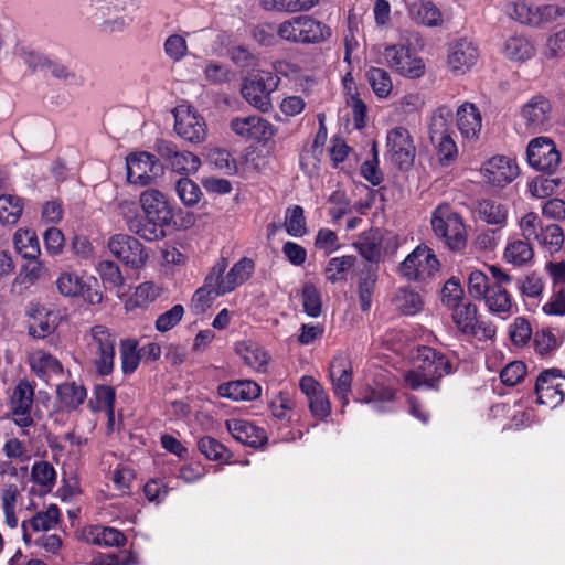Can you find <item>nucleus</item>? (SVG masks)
Listing matches in <instances>:
<instances>
[{"label":"nucleus","instance_id":"a19ab883","mask_svg":"<svg viewBox=\"0 0 565 565\" xmlns=\"http://www.w3.org/2000/svg\"><path fill=\"white\" fill-rule=\"evenodd\" d=\"M479 216L488 224L504 226L508 217V209L495 201L482 200L478 204Z\"/></svg>","mask_w":565,"mask_h":565},{"label":"nucleus","instance_id":"5fc2aeb1","mask_svg":"<svg viewBox=\"0 0 565 565\" xmlns=\"http://www.w3.org/2000/svg\"><path fill=\"white\" fill-rule=\"evenodd\" d=\"M159 296V288L152 282H143L136 288L135 294L128 300L130 308H145Z\"/></svg>","mask_w":565,"mask_h":565},{"label":"nucleus","instance_id":"603ef678","mask_svg":"<svg viewBox=\"0 0 565 565\" xmlns=\"http://www.w3.org/2000/svg\"><path fill=\"white\" fill-rule=\"evenodd\" d=\"M303 311L312 318H317L321 313L322 301L320 290L311 282H307L301 291Z\"/></svg>","mask_w":565,"mask_h":565},{"label":"nucleus","instance_id":"1a4fd4ad","mask_svg":"<svg viewBox=\"0 0 565 565\" xmlns=\"http://www.w3.org/2000/svg\"><path fill=\"white\" fill-rule=\"evenodd\" d=\"M92 340L88 343L96 373L100 376L109 375L114 370L116 337L104 326H94L90 329Z\"/></svg>","mask_w":565,"mask_h":565},{"label":"nucleus","instance_id":"09e8293b","mask_svg":"<svg viewBox=\"0 0 565 565\" xmlns=\"http://www.w3.org/2000/svg\"><path fill=\"white\" fill-rule=\"evenodd\" d=\"M137 345V341L132 339H125L120 342L121 370L125 374L134 373L139 365L141 355Z\"/></svg>","mask_w":565,"mask_h":565},{"label":"nucleus","instance_id":"052dcab7","mask_svg":"<svg viewBox=\"0 0 565 565\" xmlns=\"http://www.w3.org/2000/svg\"><path fill=\"white\" fill-rule=\"evenodd\" d=\"M34 388L26 381L21 380L15 386L12 395V408L25 409L31 408L33 404Z\"/></svg>","mask_w":565,"mask_h":565},{"label":"nucleus","instance_id":"6e6552de","mask_svg":"<svg viewBox=\"0 0 565 565\" xmlns=\"http://www.w3.org/2000/svg\"><path fill=\"white\" fill-rule=\"evenodd\" d=\"M279 82L276 74L260 71L244 81L241 93L249 105L267 111L271 107L270 94L277 89Z\"/></svg>","mask_w":565,"mask_h":565},{"label":"nucleus","instance_id":"a878e982","mask_svg":"<svg viewBox=\"0 0 565 565\" xmlns=\"http://www.w3.org/2000/svg\"><path fill=\"white\" fill-rule=\"evenodd\" d=\"M456 117L461 137L468 141H476L482 127V116L478 107L472 103H463L458 107Z\"/></svg>","mask_w":565,"mask_h":565},{"label":"nucleus","instance_id":"69168bd1","mask_svg":"<svg viewBox=\"0 0 565 565\" xmlns=\"http://www.w3.org/2000/svg\"><path fill=\"white\" fill-rule=\"evenodd\" d=\"M462 296L463 290L455 279L447 280L441 289V301L450 310L465 302L462 301Z\"/></svg>","mask_w":565,"mask_h":565},{"label":"nucleus","instance_id":"37998d69","mask_svg":"<svg viewBox=\"0 0 565 565\" xmlns=\"http://www.w3.org/2000/svg\"><path fill=\"white\" fill-rule=\"evenodd\" d=\"M284 226L287 234L292 237H302L307 234L305 212L300 205H292L286 210Z\"/></svg>","mask_w":565,"mask_h":565},{"label":"nucleus","instance_id":"a211bd4d","mask_svg":"<svg viewBox=\"0 0 565 565\" xmlns=\"http://www.w3.org/2000/svg\"><path fill=\"white\" fill-rule=\"evenodd\" d=\"M127 180L135 185H148L158 175L160 166L148 152L131 153L126 158Z\"/></svg>","mask_w":565,"mask_h":565},{"label":"nucleus","instance_id":"13d9d810","mask_svg":"<svg viewBox=\"0 0 565 565\" xmlns=\"http://www.w3.org/2000/svg\"><path fill=\"white\" fill-rule=\"evenodd\" d=\"M93 543L104 546H122L126 543V536L122 532L114 527H96Z\"/></svg>","mask_w":565,"mask_h":565},{"label":"nucleus","instance_id":"cd10ccee","mask_svg":"<svg viewBox=\"0 0 565 565\" xmlns=\"http://www.w3.org/2000/svg\"><path fill=\"white\" fill-rule=\"evenodd\" d=\"M140 204L146 215L161 222L173 221V211L166 196L158 190H147L140 196Z\"/></svg>","mask_w":565,"mask_h":565},{"label":"nucleus","instance_id":"8fccbe9b","mask_svg":"<svg viewBox=\"0 0 565 565\" xmlns=\"http://www.w3.org/2000/svg\"><path fill=\"white\" fill-rule=\"evenodd\" d=\"M58 292L65 297L85 296L86 284L75 274L63 273L56 280Z\"/></svg>","mask_w":565,"mask_h":565},{"label":"nucleus","instance_id":"f3484780","mask_svg":"<svg viewBox=\"0 0 565 565\" xmlns=\"http://www.w3.org/2000/svg\"><path fill=\"white\" fill-rule=\"evenodd\" d=\"M230 127L236 136L246 140L267 141L276 134L275 126L257 115L234 117Z\"/></svg>","mask_w":565,"mask_h":565},{"label":"nucleus","instance_id":"6ab92c4d","mask_svg":"<svg viewBox=\"0 0 565 565\" xmlns=\"http://www.w3.org/2000/svg\"><path fill=\"white\" fill-rule=\"evenodd\" d=\"M354 401L367 404L372 411L383 414L394 411L395 391L377 382L365 384L359 388Z\"/></svg>","mask_w":565,"mask_h":565},{"label":"nucleus","instance_id":"7ed1b4c3","mask_svg":"<svg viewBox=\"0 0 565 565\" xmlns=\"http://www.w3.org/2000/svg\"><path fill=\"white\" fill-rule=\"evenodd\" d=\"M331 35V29L311 15H296L277 25V36L296 44H319Z\"/></svg>","mask_w":565,"mask_h":565},{"label":"nucleus","instance_id":"f257e3e1","mask_svg":"<svg viewBox=\"0 0 565 565\" xmlns=\"http://www.w3.org/2000/svg\"><path fill=\"white\" fill-rule=\"evenodd\" d=\"M138 7L139 0H90L87 15L103 32L111 34L131 24Z\"/></svg>","mask_w":565,"mask_h":565},{"label":"nucleus","instance_id":"49530a36","mask_svg":"<svg viewBox=\"0 0 565 565\" xmlns=\"http://www.w3.org/2000/svg\"><path fill=\"white\" fill-rule=\"evenodd\" d=\"M376 280L377 275L374 268L369 267L362 270L359 278V299L363 311H367L371 307Z\"/></svg>","mask_w":565,"mask_h":565},{"label":"nucleus","instance_id":"7c9ffc66","mask_svg":"<svg viewBox=\"0 0 565 565\" xmlns=\"http://www.w3.org/2000/svg\"><path fill=\"white\" fill-rule=\"evenodd\" d=\"M534 250L530 242L521 238H509L503 252L505 263L522 267L531 263Z\"/></svg>","mask_w":565,"mask_h":565},{"label":"nucleus","instance_id":"79ce46f5","mask_svg":"<svg viewBox=\"0 0 565 565\" xmlns=\"http://www.w3.org/2000/svg\"><path fill=\"white\" fill-rule=\"evenodd\" d=\"M23 211L22 199L12 195L3 194L0 195V222L3 224L13 225L15 224Z\"/></svg>","mask_w":565,"mask_h":565},{"label":"nucleus","instance_id":"2f4dec72","mask_svg":"<svg viewBox=\"0 0 565 565\" xmlns=\"http://www.w3.org/2000/svg\"><path fill=\"white\" fill-rule=\"evenodd\" d=\"M502 53L513 62H524L535 54V46L525 36L513 35L504 41Z\"/></svg>","mask_w":565,"mask_h":565},{"label":"nucleus","instance_id":"412c9836","mask_svg":"<svg viewBox=\"0 0 565 565\" xmlns=\"http://www.w3.org/2000/svg\"><path fill=\"white\" fill-rule=\"evenodd\" d=\"M481 173L490 184L503 186L519 175V167L511 158L497 156L483 163Z\"/></svg>","mask_w":565,"mask_h":565},{"label":"nucleus","instance_id":"9d476101","mask_svg":"<svg viewBox=\"0 0 565 565\" xmlns=\"http://www.w3.org/2000/svg\"><path fill=\"white\" fill-rule=\"evenodd\" d=\"M439 269V260L433 249L417 246L399 265V274L411 281H424Z\"/></svg>","mask_w":565,"mask_h":565},{"label":"nucleus","instance_id":"680f3d73","mask_svg":"<svg viewBox=\"0 0 565 565\" xmlns=\"http://www.w3.org/2000/svg\"><path fill=\"white\" fill-rule=\"evenodd\" d=\"M97 271L103 282L111 287H120L124 284V277L119 266L113 260H100L97 265Z\"/></svg>","mask_w":565,"mask_h":565},{"label":"nucleus","instance_id":"e2e57ef3","mask_svg":"<svg viewBox=\"0 0 565 565\" xmlns=\"http://www.w3.org/2000/svg\"><path fill=\"white\" fill-rule=\"evenodd\" d=\"M489 277L481 270H472L468 276V291L476 299H482L490 290Z\"/></svg>","mask_w":565,"mask_h":565},{"label":"nucleus","instance_id":"bf43d9fd","mask_svg":"<svg viewBox=\"0 0 565 565\" xmlns=\"http://www.w3.org/2000/svg\"><path fill=\"white\" fill-rule=\"evenodd\" d=\"M210 163L218 171L232 175L236 173V161L232 158L231 153L224 149H214L209 154Z\"/></svg>","mask_w":565,"mask_h":565},{"label":"nucleus","instance_id":"2eb2a0df","mask_svg":"<svg viewBox=\"0 0 565 565\" xmlns=\"http://www.w3.org/2000/svg\"><path fill=\"white\" fill-rule=\"evenodd\" d=\"M559 370L552 369L543 371L535 382V394L537 403L553 409L561 405L565 397L564 382Z\"/></svg>","mask_w":565,"mask_h":565},{"label":"nucleus","instance_id":"ddd939ff","mask_svg":"<svg viewBox=\"0 0 565 565\" xmlns=\"http://www.w3.org/2000/svg\"><path fill=\"white\" fill-rule=\"evenodd\" d=\"M510 14L522 24L541 26L564 18L565 7L523 1L514 3Z\"/></svg>","mask_w":565,"mask_h":565},{"label":"nucleus","instance_id":"473e14b6","mask_svg":"<svg viewBox=\"0 0 565 565\" xmlns=\"http://www.w3.org/2000/svg\"><path fill=\"white\" fill-rule=\"evenodd\" d=\"M482 299L488 310L493 315L507 318L513 312L514 303L505 288L491 287Z\"/></svg>","mask_w":565,"mask_h":565},{"label":"nucleus","instance_id":"338daca9","mask_svg":"<svg viewBox=\"0 0 565 565\" xmlns=\"http://www.w3.org/2000/svg\"><path fill=\"white\" fill-rule=\"evenodd\" d=\"M315 247L330 255L340 248L338 235L330 228H320L315 238Z\"/></svg>","mask_w":565,"mask_h":565},{"label":"nucleus","instance_id":"b1692460","mask_svg":"<svg viewBox=\"0 0 565 565\" xmlns=\"http://www.w3.org/2000/svg\"><path fill=\"white\" fill-rule=\"evenodd\" d=\"M330 379L335 396L341 399L343 407L348 406L352 386V367L347 356L339 355L332 360L330 364Z\"/></svg>","mask_w":565,"mask_h":565},{"label":"nucleus","instance_id":"6e6d98bb","mask_svg":"<svg viewBox=\"0 0 565 565\" xmlns=\"http://www.w3.org/2000/svg\"><path fill=\"white\" fill-rule=\"evenodd\" d=\"M31 369L36 375L44 376L49 372H62V364L53 355L45 352H38L31 361Z\"/></svg>","mask_w":565,"mask_h":565},{"label":"nucleus","instance_id":"c756f323","mask_svg":"<svg viewBox=\"0 0 565 565\" xmlns=\"http://www.w3.org/2000/svg\"><path fill=\"white\" fill-rule=\"evenodd\" d=\"M409 18L417 24L437 28L444 23L440 9L430 0L415 2L407 7Z\"/></svg>","mask_w":565,"mask_h":565},{"label":"nucleus","instance_id":"aec40b11","mask_svg":"<svg viewBox=\"0 0 565 565\" xmlns=\"http://www.w3.org/2000/svg\"><path fill=\"white\" fill-rule=\"evenodd\" d=\"M130 232L136 233L147 241H154L174 234L177 223L174 221L161 222L157 217L136 216L127 220Z\"/></svg>","mask_w":565,"mask_h":565},{"label":"nucleus","instance_id":"9b49d317","mask_svg":"<svg viewBox=\"0 0 565 565\" xmlns=\"http://www.w3.org/2000/svg\"><path fill=\"white\" fill-rule=\"evenodd\" d=\"M526 160L534 170L553 174L561 164V152L551 138L536 137L527 145Z\"/></svg>","mask_w":565,"mask_h":565},{"label":"nucleus","instance_id":"a18cd8bd","mask_svg":"<svg viewBox=\"0 0 565 565\" xmlns=\"http://www.w3.org/2000/svg\"><path fill=\"white\" fill-rule=\"evenodd\" d=\"M535 241L548 253L558 252L564 243L563 230L556 224L542 226Z\"/></svg>","mask_w":565,"mask_h":565},{"label":"nucleus","instance_id":"ea45409f","mask_svg":"<svg viewBox=\"0 0 565 565\" xmlns=\"http://www.w3.org/2000/svg\"><path fill=\"white\" fill-rule=\"evenodd\" d=\"M56 477V470L49 461H35L31 468V480L42 487L45 493L53 490Z\"/></svg>","mask_w":565,"mask_h":565},{"label":"nucleus","instance_id":"774afa93","mask_svg":"<svg viewBox=\"0 0 565 565\" xmlns=\"http://www.w3.org/2000/svg\"><path fill=\"white\" fill-rule=\"evenodd\" d=\"M509 333L512 342L521 347L530 341L532 337V328L525 318L518 317L510 326Z\"/></svg>","mask_w":565,"mask_h":565},{"label":"nucleus","instance_id":"864d4df0","mask_svg":"<svg viewBox=\"0 0 565 565\" xmlns=\"http://www.w3.org/2000/svg\"><path fill=\"white\" fill-rule=\"evenodd\" d=\"M295 401L287 391L279 392L270 402L271 414L277 419H290L295 408Z\"/></svg>","mask_w":565,"mask_h":565},{"label":"nucleus","instance_id":"72a5a7b5","mask_svg":"<svg viewBox=\"0 0 565 565\" xmlns=\"http://www.w3.org/2000/svg\"><path fill=\"white\" fill-rule=\"evenodd\" d=\"M393 306L403 315L414 316L422 311L424 300L418 292L409 288H399L394 294Z\"/></svg>","mask_w":565,"mask_h":565},{"label":"nucleus","instance_id":"423d86ee","mask_svg":"<svg viewBox=\"0 0 565 565\" xmlns=\"http://www.w3.org/2000/svg\"><path fill=\"white\" fill-rule=\"evenodd\" d=\"M227 260L218 259L210 271V281L216 287L218 294H228L246 282L255 270V262L252 258L243 257L236 262L225 274Z\"/></svg>","mask_w":565,"mask_h":565},{"label":"nucleus","instance_id":"0e129e2a","mask_svg":"<svg viewBox=\"0 0 565 565\" xmlns=\"http://www.w3.org/2000/svg\"><path fill=\"white\" fill-rule=\"evenodd\" d=\"M518 226L523 239L530 242L539 235L542 222L536 213L529 212L519 220Z\"/></svg>","mask_w":565,"mask_h":565},{"label":"nucleus","instance_id":"c85d7f7f","mask_svg":"<svg viewBox=\"0 0 565 565\" xmlns=\"http://www.w3.org/2000/svg\"><path fill=\"white\" fill-rule=\"evenodd\" d=\"M217 392L233 401H253L260 395L262 388L255 381L237 380L221 384Z\"/></svg>","mask_w":565,"mask_h":565},{"label":"nucleus","instance_id":"f03ea898","mask_svg":"<svg viewBox=\"0 0 565 565\" xmlns=\"http://www.w3.org/2000/svg\"><path fill=\"white\" fill-rule=\"evenodd\" d=\"M417 363L418 371L412 370L404 375L406 385L413 390L423 386L434 388L436 381L452 372L450 361L441 352L429 347L418 348Z\"/></svg>","mask_w":565,"mask_h":565},{"label":"nucleus","instance_id":"4468645a","mask_svg":"<svg viewBox=\"0 0 565 565\" xmlns=\"http://www.w3.org/2000/svg\"><path fill=\"white\" fill-rule=\"evenodd\" d=\"M110 253L126 266L139 269L147 260L148 254L143 245L136 238L126 234H115L108 239Z\"/></svg>","mask_w":565,"mask_h":565},{"label":"nucleus","instance_id":"e433bc0d","mask_svg":"<svg viewBox=\"0 0 565 565\" xmlns=\"http://www.w3.org/2000/svg\"><path fill=\"white\" fill-rule=\"evenodd\" d=\"M17 252L26 259L34 260L40 255V244L36 234L30 230H18L13 236Z\"/></svg>","mask_w":565,"mask_h":565},{"label":"nucleus","instance_id":"4c0bfd02","mask_svg":"<svg viewBox=\"0 0 565 565\" xmlns=\"http://www.w3.org/2000/svg\"><path fill=\"white\" fill-rule=\"evenodd\" d=\"M56 392L61 404L67 409H76L87 396L85 387L74 382L60 384Z\"/></svg>","mask_w":565,"mask_h":565},{"label":"nucleus","instance_id":"58836bf2","mask_svg":"<svg viewBox=\"0 0 565 565\" xmlns=\"http://www.w3.org/2000/svg\"><path fill=\"white\" fill-rule=\"evenodd\" d=\"M354 256H340L330 258L324 267L327 281L331 284L344 281L350 269L354 266Z\"/></svg>","mask_w":565,"mask_h":565},{"label":"nucleus","instance_id":"39448f33","mask_svg":"<svg viewBox=\"0 0 565 565\" xmlns=\"http://www.w3.org/2000/svg\"><path fill=\"white\" fill-rule=\"evenodd\" d=\"M382 56L383 61L381 63L405 78L417 79L426 72L423 58L407 45H385Z\"/></svg>","mask_w":565,"mask_h":565},{"label":"nucleus","instance_id":"c9c22d12","mask_svg":"<svg viewBox=\"0 0 565 565\" xmlns=\"http://www.w3.org/2000/svg\"><path fill=\"white\" fill-rule=\"evenodd\" d=\"M365 77L377 98L385 99L391 95L393 82L387 71L381 67L371 66L366 71Z\"/></svg>","mask_w":565,"mask_h":565},{"label":"nucleus","instance_id":"5701e85b","mask_svg":"<svg viewBox=\"0 0 565 565\" xmlns=\"http://www.w3.org/2000/svg\"><path fill=\"white\" fill-rule=\"evenodd\" d=\"M552 106L547 98L541 95L532 97L521 109V118L531 132H537L548 124Z\"/></svg>","mask_w":565,"mask_h":565},{"label":"nucleus","instance_id":"c03bdc74","mask_svg":"<svg viewBox=\"0 0 565 565\" xmlns=\"http://www.w3.org/2000/svg\"><path fill=\"white\" fill-rule=\"evenodd\" d=\"M344 87L347 89V104L352 109L355 126L362 128L367 113L366 105L360 98L353 78L350 81L344 78Z\"/></svg>","mask_w":565,"mask_h":565},{"label":"nucleus","instance_id":"f704fd0d","mask_svg":"<svg viewBox=\"0 0 565 565\" xmlns=\"http://www.w3.org/2000/svg\"><path fill=\"white\" fill-rule=\"evenodd\" d=\"M452 117V110L448 106H440L434 111L429 122L430 141L451 135Z\"/></svg>","mask_w":565,"mask_h":565},{"label":"nucleus","instance_id":"20e7f679","mask_svg":"<svg viewBox=\"0 0 565 565\" xmlns=\"http://www.w3.org/2000/svg\"><path fill=\"white\" fill-rule=\"evenodd\" d=\"M435 235L452 250H461L467 243L466 227L461 216L447 204H439L431 214Z\"/></svg>","mask_w":565,"mask_h":565},{"label":"nucleus","instance_id":"3c124183","mask_svg":"<svg viewBox=\"0 0 565 565\" xmlns=\"http://www.w3.org/2000/svg\"><path fill=\"white\" fill-rule=\"evenodd\" d=\"M218 294L216 287L210 281V274L205 278L204 286L195 291L192 298V309L196 312H204L212 303V301L223 296Z\"/></svg>","mask_w":565,"mask_h":565},{"label":"nucleus","instance_id":"f8f14e48","mask_svg":"<svg viewBox=\"0 0 565 565\" xmlns=\"http://www.w3.org/2000/svg\"><path fill=\"white\" fill-rule=\"evenodd\" d=\"M416 147L407 128L397 126L387 131L386 158L399 169H408L415 159Z\"/></svg>","mask_w":565,"mask_h":565},{"label":"nucleus","instance_id":"393cba45","mask_svg":"<svg viewBox=\"0 0 565 565\" xmlns=\"http://www.w3.org/2000/svg\"><path fill=\"white\" fill-rule=\"evenodd\" d=\"M225 426L232 437L243 445L257 448L267 440L265 430L248 420L232 418L225 422Z\"/></svg>","mask_w":565,"mask_h":565},{"label":"nucleus","instance_id":"4be33fe9","mask_svg":"<svg viewBox=\"0 0 565 565\" xmlns=\"http://www.w3.org/2000/svg\"><path fill=\"white\" fill-rule=\"evenodd\" d=\"M478 58L479 52L475 43L460 39L450 46L447 65L455 75H462L476 65Z\"/></svg>","mask_w":565,"mask_h":565},{"label":"nucleus","instance_id":"0eeeda50","mask_svg":"<svg viewBox=\"0 0 565 565\" xmlns=\"http://www.w3.org/2000/svg\"><path fill=\"white\" fill-rule=\"evenodd\" d=\"M451 311L455 326L465 337L479 341L492 340L495 337V326L478 316V308L475 303L466 301Z\"/></svg>","mask_w":565,"mask_h":565},{"label":"nucleus","instance_id":"4d7b16f0","mask_svg":"<svg viewBox=\"0 0 565 565\" xmlns=\"http://www.w3.org/2000/svg\"><path fill=\"white\" fill-rule=\"evenodd\" d=\"M60 519V509L56 504H50L46 511L38 512L30 520V524L34 531H49Z\"/></svg>","mask_w":565,"mask_h":565},{"label":"nucleus","instance_id":"de8ad7c7","mask_svg":"<svg viewBox=\"0 0 565 565\" xmlns=\"http://www.w3.org/2000/svg\"><path fill=\"white\" fill-rule=\"evenodd\" d=\"M320 0H262L266 10H277L290 13L311 10Z\"/></svg>","mask_w":565,"mask_h":565},{"label":"nucleus","instance_id":"dca6fc26","mask_svg":"<svg viewBox=\"0 0 565 565\" xmlns=\"http://www.w3.org/2000/svg\"><path fill=\"white\" fill-rule=\"evenodd\" d=\"M207 136L204 117L188 103H179V138L190 143H201Z\"/></svg>","mask_w":565,"mask_h":565},{"label":"nucleus","instance_id":"bb28decb","mask_svg":"<svg viewBox=\"0 0 565 565\" xmlns=\"http://www.w3.org/2000/svg\"><path fill=\"white\" fill-rule=\"evenodd\" d=\"M236 353L257 372H266L270 360L268 352L253 340H243L235 345Z\"/></svg>","mask_w":565,"mask_h":565}]
</instances>
